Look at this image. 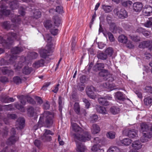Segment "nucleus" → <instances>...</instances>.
I'll return each instance as SVG.
<instances>
[{"mask_svg":"<svg viewBox=\"0 0 152 152\" xmlns=\"http://www.w3.org/2000/svg\"><path fill=\"white\" fill-rule=\"evenodd\" d=\"M72 129L74 132H77L75 136V139L77 147V151L78 152H83L85 147L81 143H79L78 141L86 142L90 140L91 136L87 132H84L75 123L72 122Z\"/></svg>","mask_w":152,"mask_h":152,"instance_id":"obj_1","label":"nucleus"},{"mask_svg":"<svg viewBox=\"0 0 152 152\" xmlns=\"http://www.w3.org/2000/svg\"><path fill=\"white\" fill-rule=\"evenodd\" d=\"M20 20V17L15 16V19H12V24H10L9 22H4L3 24V26L5 28L7 29H13L14 30L16 24H19V22Z\"/></svg>","mask_w":152,"mask_h":152,"instance_id":"obj_2","label":"nucleus"},{"mask_svg":"<svg viewBox=\"0 0 152 152\" xmlns=\"http://www.w3.org/2000/svg\"><path fill=\"white\" fill-rule=\"evenodd\" d=\"M54 49L53 45L51 44L48 45L46 46L45 49H42L39 51L40 56L43 58L45 57L48 53L52 52Z\"/></svg>","mask_w":152,"mask_h":152,"instance_id":"obj_3","label":"nucleus"},{"mask_svg":"<svg viewBox=\"0 0 152 152\" xmlns=\"http://www.w3.org/2000/svg\"><path fill=\"white\" fill-rule=\"evenodd\" d=\"M43 116L46 117V119L45 122L46 126L47 127H49L52 125L53 123L52 118L53 117V115L51 114L48 111H46L44 113Z\"/></svg>","mask_w":152,"mask_h":152,"instance_id":"obj_4","label":"nucleus"},{"mask_svg":"<svg viewBox=\"0 0 152 152\" xmlns=\"http://www.w3.org/2000/svg\"><path fill=\"white\" fill-rule=\"evenodd\" d=\"M95 91L94 88L92 86L87 88L86 89L87 94L89 97L92 99H94L96 97V95L94 94V92Z\"/></svg>","mask_w":152,"mask_h":152,"instance_id":"obj_5","label":"nucleus"},{"mask_svg":"<svg viewBox=\"0 0 152 152\" xmlns=\"http://www.w3.org/2000/svg\"><path fill=\"white\" fill-rule=\"evenodd\" d=\"M53 133L50 130H45V133L41 137V139L44 141H49L51 140V137L50 135H53Z\"/></svg>","mask_w":152,"mask_h":152,"instance_id":"obj_6","label":"nucleus"},{"mask_svg":"<svg viewBox=\"0 0 152 152\" xmlns=\"http://www.w3.org/2000/svg\"><path fill=\"white\" fill-rule=\"evenodd\" d=\"M152 137V133L149 132L143 133L142 136L140 138V140L142 142H148L149 139Z\"/></svg>","mask_w":152,"mask_h":152,"instance_id":"obj_7","label":"nucleus"},{"mask_svg":"<svg viewBox=\"0 0 152 152\" xmlns=\"http://www.w3.org/2000/svg\"><path fill=\"white\" fill-rule=\"evenodd\" d=\"M133 9L134 10L137 12L141 11L142 7V4L140 2H135L133 4Z\"/></svg>","mask_w":152,"mask_h":152,"instance_id":"obj_8","label":"nucleus"},{"mask_svg":"<svg viewBox=\"0 0 152 152\" xmlns=\"http://www.w3.org/2000/svg\"><path fill=\"white\" fill-rule=\"evenodd\" d=\"M116 15L119 18L122 19L124 18L127 16V13L124 8L121 9L120 11L117 12Z\"/></svg>","mask_w":152,"mask_h":152,"instance_id":"obj_9","label":"nucleus"},{"mask_svg":"<svg viewBox=\"0 0 152 152\" xmlns=\"http://www.w3.org/2000/svg\"><path fill=\"white\" fill-rule=\"evenodd\" d=\"M143 12L145 16H150L152 14V7L149 6H145L143 8Z\"/></svg>","mask_w":152,"mask_h":152,"instance_id":"obj_10","label":"nucleus"},{"mask_svg":"<svg viewBox=\"0 0 152 152\" xmlns=\"http://www.w3.org/2000/svg\"><path fill=\"white\" fill-rule=\"evenodd\" d=\"M44 27L47 29L50 30L54 26L53 24V22L50 20H46L43 23Z\"/></svg>","mask_w":152,"mask_h":152,"instance_id":"obj_11","label":"nucleus"},{"mask_svg":"<svg viewBox=\"0 0 152 152\" xmlns=\"http://www.w3.org/2000/svg\"><path fill=\"white\" fill-rule=\"evenodd\" d=\"M142 146L141 142L139 140H137L133 142L132 147L134 149L138 150L140 149Z\"/></svg>","mask_w":152,"mask_h":152,"instance_id":"obj_12","label":"nucleus"},{"mask_svg":"<svg viewBox=\"0 0 152 152\" xmlns=\"http://www.w3.org/2000/svg\"><path fill=\"white\" fill-rule=\"evenodd\" d=\"M100 131V127L96 124H94L91 128V132L94 134L98 133Z\"/></svg>","mask_w":152,"mask_h":152,"instance_id":"obj_13","label":"nucleus"},{"mask_svg":"<svg viewBox=\"0 0 152 152\" xmlns=\"http://www.w3.org/2000/svg\"><path fill=\"white\" fill-rule=\"evenodd\" d=\"M127 136L133 139L136 138L137 137V135L136 131L134 129L130 130L128 132Z\"/></svg>","mask_w":152,"mask_h":152,"instance_id":"obj_14","label":"nucleus"},{"mask_svg":"<svg viewBox=\"0 0 152 152\" xmlns=\"http://www.w3.org/2000/svg\"><path fill=\"white\" fill-rule=\"evenodd\" d=\"M144 104L148 106L152 104V97L150 96H146L145 97L144 99Z\"/></svg>","mask_w":152,"mask_h":152,"instance_id":"obj_15","label":"nucleus"},{"mask_svg":"<svg viewBox=\"0 0 152 152\" xmlns=\"http://www.w3.org/2000/svg\"><path fill=\"white\" fill-rule=\"evenodd\" d=\"M100 145L98 144L94 145L91 148V151L94 152H103L102 149L100 148Z\"/></svg>","mask_w":152,"mask_h":152,"instance_id":"obj_16","label":"nucleus"},{"mask_svg":"<svg viewBox=\"0 0 152 152\" xmlns=\"http://www.w3.org/2000/svg\"><path fill=\"white\" fill-rule=\"evenodd\" d=\"M137 31L142 33L146 37L148 36L150 34V32L146 31L145 29L142 28H140L137 29Z\"/></svg>","mask_w":152,"mask_h":152,"instance_id":"obj_17","label":"nucleus"},{"mask_svg":"<svg viewBox=\"0 0 152 152\" xmlns=\"http://www.w3.org/2000/svg\"><path fill=\"white\" fill-rule=\"evenodd\" d=\"M141 131L142 132H147L148 130V126L146 123H142L141 124Z\"/></svg>","mask_w":152,"mask_h":152,"instance_id":"obj_18","label":"nucleus"},{"mask_svg":"<svg viewBox=\"0 0 152 152\" xmlns=\"http://www.w3.org/2000/svg\"><path fill=\"white\" fill-rule=\"evenodd\" d=\"M108 23L110 26V30L112 32L114 31V26L113 24V20H112L111 19L107 18Z\"/></svg>","mask_w":152,"mask_h":152,"instance_id":"obj_19","label":"nucleus"},{"mask_svg":"<svg viewBox=\"0 0 152 152\" xmlns=\"http://www.w3.org/2000/svg\"><path fill=\"white\" fill-rule=\"evenodd\" d=\"M44 61L42 60H41L35 62L33 64V66L35 68H38L43 66Z\"/></svg>","mask_w":152,"mask_h":152,"instance_id":"obj_20","label":"nucleus"},{"mask_svg":"<svg viewBox=\"0 0 152 152\" xmlns=\"http://www.w3.org/2000/svg\"><path fill=\"white\" fill-rule=\"evenodd\" d=\"M118 40L120 42L126 43L127 42V38L124 35H121L118 37Z\"/></svg>","mask_w":152,"mask_h":152,"instance_id":"obj_21","label":"nucleus"},{"mask_svg":"<svg viewBox=\"0 0 152 152\" xmlns=\"http://www.w3.org/2000/svg\"><path fill=\"white\" fill-rule=\"evenodd\" d=\"M98 101L100 104L102 105L107 106L109 105L108 104V102L107 101L106 99L104 98L101 97L99 98L98 99Z\"/></svg>","mask_w":152,"mask_h":152,"instance_id":"obj_22","label":"nucleus"},{"mask_svg":"<svg viewBox=\"0 0 152 152\" xmlns=\"http://www.w3.org/2000/svg\"><path fill=\"white\" fill-rule=\"evenodd\" d=\"M132 142V141L130 139L126 138L121 140V142L122 144L125 145H129Z\"/></svg>","mask_w":152,"mask_h":152,"instance_id":"obj_23","label":"nucleus"},{"mask_svg":"<svg viewBox=\"0 0 152 152\" xmlns=\"http://www.w3.org/2000/svg\"><path fill=\"white\" fill-rule=\"evenodd\" d=\"M116 98L119 100H124V97L123 93L120 91L117 92L115 94Z\"/></svg>","mask_w":152,"mask_h":152,"instance_id":"obj_24","label":"nucleus"},{"mask_svg":"<svg viewBox=\"0 0 152 152\" xmlns=\"http://www.w3.org/2000/svg\"><path fill=\"white\" fill-rule=\"evenodd\" d=\"M99 74L100 75L102 76L103 77H105L104 79L106 80L107 79V77H109V76H108V72L107 70H104L102 71L101 72L99 73Z\"/></svg>","mask_w":152,"mask_h":152,"instance_id":"obj_25","label":"nucleus"},{"mask_svg":"<svg viewBox=\"0 0 152 152\" xmlns=\"http://www.w3.org/2000/svg\"><path fill=\"white\" fill-rule=\"evenodd\" d=\"M32 70L31 68H29L28 66H26L23 69V73L26 75H28L30 73Z\"/></svg>","mask_w":152,"mask_h":152,"instance_id":"obj_26","label":"nucleus"},{"mask_svg":"<svg viewBox=\"0 0 152 152\" xmlns=\"http://www.w3.org/2000/svg\"><path fill=\"white\" fill-rule=\"evenodd\" d=\"M97 110L99 112L102 114H105L107 113V111L104 107L100 106L97 108Z\"/></svg>","mask_w":152,"mask_h":152,"instance_id":"obj_27","label":"nucleus"},{"mask_svg":"<svg viewBox=\"0 0 152 152\" xmlns=\"http://www.w3.org/2000/svg\"><path fill=\"white\" fill-rule=\"evenodd\" d=\"M50 30L51 33L53 35H56L58 32V30L54 26L51 28Z\"/></svg>","mask_w":152,"mask_h":152,"instance_id":"obj_28","label":"nucleus"},{"mask_svg":"<svg viewBox=\"0 0 152 152\" xmlns=\"http://www.w3.org/2000/svg\"><path fill=\"white\" fill-rule=\"evenodd\" d=\"M113 52V49L111 48H107L105 51V53L107 55H108L110 56H111Z\"/></svg>","mask_w":152,"mask_h":152,"instance_id":"obj_29","label":"nucleus"},{"mask_svg":"<svg viewBox=\"0 0 152 152\" xmlns=\"http://www.w3.org/2000/svg\"><path fill=\"white\" fill-rule=\"evenodd\" d=\"M22 50H23V49H21V48L16 47L13 49L12 50V52L13 54H16L20 52Z\"/></svg>","mask_w":152,"mask_h":152,"instance_id":"obj_30","label":"nucleus"},{"mask_svg":"<svg viewBox=\"0 0 152 152\" xmlns=\"http://www.w3.org/2000/svg\"><path fill=\"white\" fill-rule=\"evenodd\" d=\"M132 4V2L129 0L127 1H124L122 3V5L124 7H129Z\"/></svg>","mask_w":152,"mask_h":152,"instance_id":"obj_31","label":"nucleus"},{"mask_svg":"<svg viewBox=\"0 0 152 152\" xmlns=\"http://www.w3.org/2000/svg\"><path fill=\"white\" fill-rule=\"evenodd\" d=\"M74 110L77 114H78L80 112V107L79 104L78 103H75L74 104Z\"/></svg>","mask_w":152,"mask_h":152,"instance_id":"obj_32","label":"nucleus"},{"mask_svg":"<svg viewBox=\"0 0 152 152\" xmlns=\"http://www.w3.org/2000/svg\"><path fill=\"white\" fill-rule=\"evenodd\" d=\"M18 121L19 122L20 125V129L22 128L23 127L24 124L25 120L24 118H20L18 120Z\"/></svg>","mask_w":152,"mask_h":152,"instance_id":"obj_33","label":"nucleus"},{"mask_svg":"<svg viewBox=\"0 0 152 152\" xmlns=\"http://www.w3.org/2000/svg\"><path fill=\"white\" fill-rule=\"evenodd\" d=\"M99 58L104 60L107 57V55L103 53H99L98 56Z\"/></svg>","mask_w":152,"mask_h":152,"instance_id":"obj_34","label":"nucleus"},{"mask_svg":"<svg viewBox=\"0 0 152 152\" xmlns=\"http://www.w3.org/2000/svg\"><path fill=\"white\" fill-rule=\"evenodd\" d=\"M34 17L36 18H40L41 16V12L38 10H36L34 12Z\"/></svg>","mask_w":152,"mask_h":152,"instance_id":"obj_35","label":"nucleus"},{"mask_svg":"<svg viewBox=\"0 0 152 152\" xmlns=\"http://www.w3.org/2000/svg\"><path fill=\"white\" fill-rule=\"evenodd\" d=\"M146 92L152 94V87L151 86H146L144 88Z\"/></svg>","mask_w":152,"mask_h":152,"instance_id":"obj_36","label":"nucleus"},{"mask_svg":"<svg viewBox=\"0 0 152 152\" xmlns=\"http://www.w3.org/2000/svg\"><path fill=\"white\" fill-rule=\"evenodd\" d=\"M98 118V117L96 115H94L90 117V120L91 121L94 122L96 121Z\"/></svg>","mask_w":152,"mask_h":152,"instance_id":"obj_37","label":"nucleus"},{"mask_svg":"<svg viewBox=\"0 0 152 152\" xmlns=\"http://www.w3.org/2000/svg\"><path fill=\"white\" fill-rule=\"evenodd\" d=\"M145 26L147 28H150L152 26V22L150 21H147L144 24Z\"/></svg>","mask_w":152,"mask_h":152,"instance_id":"obj_38","label":"nucleus"},{"mask_svg":"<svg viewBox=\"0 0 152 152\" xmlns=\"http://www.w3.org/2000/svg\"><path fill=\"white\" fill-rule=\"evenodd\" d=\"M107 137L110 139H113L114 137L113 132H110L107 133L106 134Z\"/></svg>","mask_w":152,"mask_h":152,"instance_id":"obj_39","label":"nucleus"},{"mask_svg":"<svg viewBox=\"0 0 152 152\" xmlns=\"http://www.w3.org/2000/svg\"><path fill=\"white\" fill-rule=\"evenodd\" d=\"M44 37L45 40L47 41L48 42H50L51 39V37L48 34L44 36Z\"/></svg>","mask_w":152,"mask_h":152,"instance_id":"obj_40","label":"nucleus"},{"mask_svg":"<svg viewBox=\"0 0 152 152\" xmlns=\"http://www.w3.org/2000/svg\"><path fill=\"white\" fill-rule=\"evenodd\" d=\"M56 11L57 12L60 13H63V11L62 7L61 6L57 7L56 8Z\"/></svg>","mask_w":152,"mask_h":152,"instance_id":"obj_41","label":"nucleus"},{"mask_svg":"<svg viewBox=\"0 0 152 152\" xmlns=\"http://www.w3.org/2000/svg\"><path fill=\"white\" fill-rule=\"evenodd\" d=\"M13 80L14 82L17 84H18L20 83L21 80L18 77H16L13 78Z\"/></svg>","mask_w":152,"mask_h":152,"instance_id":"obj_42","label":"nucleus"},{"mask_svg":"<svg viewBox=\"0 0 152 152\" xmlns=\"http://www.w3.org/2000/svg\"><path fill=\"white\" fill-rule=\"evenodd\" d=\"M135 93L137 95V96L140 98H142V97L141 92L140 90H136L135 91Z\"/></svg>","mask_w":152,"mask_h":152,"instance_id":"obj_43","label":"nucleus"},{"mask_svg":"<svg viewBox=\"0 0 152 152\" xmlns=\"http://www.w3.org/2000/svg\"><path fill=\"white\" fill-rule=\"evenodd\" d=\"M59 104V110L60 112L62 111V101L61 98L60 97L59 98V101H58Z\"/></svg>","mask_w":152,"mask_h":152,"instance_id":"obj_44","label":"nucleus"},{"mask_svg":"<svg viewBox=\"0 0 152 152\" xmlns=\"http://www.w3.org/2000/svg\"><path fill=\"white\" fill-rule=\"evenodd\" d=\"M61 22V20L58 18H56L54 21V23L55 26H56L58 27L59 25L60 24Z\"/></svg>","mask_w":152,"mask_h":152,"instance_id":"obj_45","label":"nucleus"},{"mask_svg":"<svg viewBox=\"0 0 152 152\" xmlns=\"http://www.w3.org/2000/svg\"><path fill=\"white\" fill-rule=\"evenodd\" d=\"M109 38L111 42H113L114 40V38L113 34L110 32L108 33Z\"/></svg>","mask_w":152,"mask_h":152,"instance_id":"obj_46","label":"nucleus"},{"mask_svg":"<svg viewBox=\"0 0 152 152\" xmlns=\"http://www.w3.org/2000/svg\"><path fill=\"white\" fill-rule=\"evenodd\" d=\"M83 102L85 104V106L86 108H88L89 106H90V104L88 101L86 99H83Z\"/></svg>","mask_w":152,"mask_h":152,"instance_id":"obj_47","label":"nucleus"},{"mask_svg":"<svg viewBox=\"0 0 152 152\" xmlns=\"http://www.w3.org/2000/svg\"><path fill=\"white\" fill-rule=\"evenodd\" d=\"M2 71L4 74H7L9 73V71L7 67H4L2 69Z\"/></svg>","mask_w":152,"mask_h":152,"instance_id":"obj_48","label":"nucleus"},{"mask_svg":"<svg viewBox=\"0 0 152 152\" xmlns=\"http://www.w3.org/2000/svg\"><path fill=\"white\" fill-rule=\"evenodd\" d=\"M131 39L135 42H138L140 40V37L138 36H131Z\"/></svg>","mask_w":152,"mask_h":152,"instance_id":"obj_49","label":"nucleus"},{"mask_svg":"<svg viewBox=\"0 0 152 152\" xmlns=\"http://www.w3.org/2000/svg\"><path fill=\"white\" fill-rule=\"evenodd\" d=\"M126 47L130 48H132L134 47V45L132 44V42L129 41L126 44Z\"/></svg>","mask_w":152,"mask_h":152,"instance_id":"obj_50","label":"nucleus"},{"mask_svg":"<svg viewBox=\"0 0 152 152\" xmlns=\"http://www.w3.org/2000/svg\"><path fill=\"white\" fill-rule=\"evenodd\" d=\"M105 11L107 12H109L111 10V7L110 6H105L104 8Z\"/></svg>","mask_w":152,"mask_h":152,"instance_id":"obj_51","label":"nucleus"},{"mask_svg":"<svg viewBox=\"0 0 152 152\" xmlns=\"http://www.w3.org/2000/svg\"><path fill=\"white\" fill-rule=\"evenodd\" d=\"M143 44H144V45L145 46V47L147 48L148 47H149L150 46V42L148 41H143Z\"/></svg>","mask_w":152,"mask_h":152,"instance_id":"obj_52","label":"nucleus"},{"mask_svg":"<svg viewBox=\"0 0 152 152\" xmlns=\"http://www.w3.org/2000/svg\"><path fill=\"white\" fill-rule=\"evenodd\" d=\"M34 144L36 146L39 148L40 144V141L38 140H35L34 142Z\"/></svg>","mask_w":152,"mask_h":152,"instance_id":"obj_53","label":"nucleus"},{"mask_svg":"<svg viewBox=\"0 0 152 152\" xmlns=\"http://www.w3.org/2000/svg\"><path fill=\"white\" fill-rule=\"evenodd\" d=\"M104 44L102 42H99L98 44V47L100 49H102L104 47Z\"/></svg>","mask_w":152,"mask_h":152,"instance_id":"obj_54","label":"nucleus"},{"mask_svg":"<svg viewBox=\"0 0 152 152\" xmlns=\"http://www.w3.org/2000/svg\"><path fill=\"white\" fill-rule=\"evenodd\" d=\"M18 139L16 138L15 136H12L10 139V142H11L12 143H14L15 141H16Z\"/></svg>","mask_w":152,"mask_h":152,"instance_id":"obj_55","label":"nucleus"},{"mask_svg":"<svg viewBox=\"0 0 152 152\" xmlns=\"http://www.w3.org/2000/svg\"><path fill=\"white\" fill-rule=\"evenodd\" d=\"M49 104L48 102H47L44 105V108L45 109H48L49 107Z\"/></svg>","mask_w":152,"mask_h":152,"instance_id":"obj_56","label":"nucleus"},{"mask_svg":"<svg viewBox=\"0 0 152 152\" xmlns=\"http://www.w3.org/2000/svg\"><path fill=\"white\" fill-rule=\"evenodd\" d=\"M31 56L33 58H35L38 56V54L35 52H33L31 53Z\"/></svg>","mask_w":152,"mask_h":152,"instance_id":"obj_57","label":"nucleus"},{"mask_svg":"<svg viewBox=\"0 0 152 152\" xmlns=\"http://www.w3.org/2000/svg\"><path fill=\"white\" fill-rule=\"evenodd\" d=\"M58 139L59 141V144L60 145H63L64 144V142L61 140L60 137L59 135L58 136Z\"/></svg>","mask_w":152,"mask_h":152,"instance_id":"obj_58","label":"nucleus"},{"mask_svg":"<svg viewBox=\"0 0 152 152\" xmlns=\"http://www.w3.org/2000/svg\"><path fill=\"white\" fill-rule=\"evenodd\" d=\"M151 55L149 53L145 54L144 56V58L146 59H148L151 57Z\"/></svg>","mask_w":152,"mask_h":152,"instance_id":"obj_59","label":"nucleus"},{"mask_svg":"<svg viewBox=\"0 0 152 152\" xmlns=\"http://www.w3.org/2000/svg\"><path fill=\"white\" fill-rule=\"evenodd\" d=\"M1 81L2 82H5L8 81L7 79L5 77H2L1 78Z\"/></svg>","mask_w":152,"mask_h":152,"instance_id":"obj_60","label":"nucleus"},{"mask_svg":"<svg viewBox=\"0 0 152 152\" xmlns=\"http://www.w3.org/2000/svg\"><path fill=\"white\" fill-rule=\"evenodd\" d=\"M59 85V84L57 85L55 87V88L53 90V91L55 93H56L58 90V86Z\"/></svg>","mask_w":152,"mask_h":152,"instance_id":"obj_61","label":"nucleus"},{"mask_svg":"<svg viewBox=\"0 0 152 152\" xmlns=\"http://www.w3.org/2000/svg\"><path fill=\"white\" fill-rule=\"evenodd\" d=\"M50 82H47L45 83L42 87V89H44L45 88H46L48 87L50 85Z\"/></svg>","mask_w":152,"mask_h":152,"instance_id":"obj_62","label":"nucleus"},{"mask_svg":"<svg viewBox=\"0 0 152 152\" xmlns=\"http://www.w3.org/2000/svg\"><path fill=\"white\" fill-rule=\"evenodd\" d=\"M28 112H29L30 114L32 113H34V109L32 107H30L28 109Z\"/></svg>","mask_w":152,"mask_h":152,"instance_id":"obj_63","label":"nucleus"},{"mask_svg":"<svg viewBox=\"0 0 152 152\" xmlns=\"http://www.w3.org/2000/svg\"><path fill=\"white\" fill-rule=\"evenodd\" d=\"M36 99L37 102L39 104H41L42 102V101L40 97H37Z\"/></svg>","mask_w":152,"mask_h":152,"instance_id":"obj_64","label":"nucleus"}]
</instances>
